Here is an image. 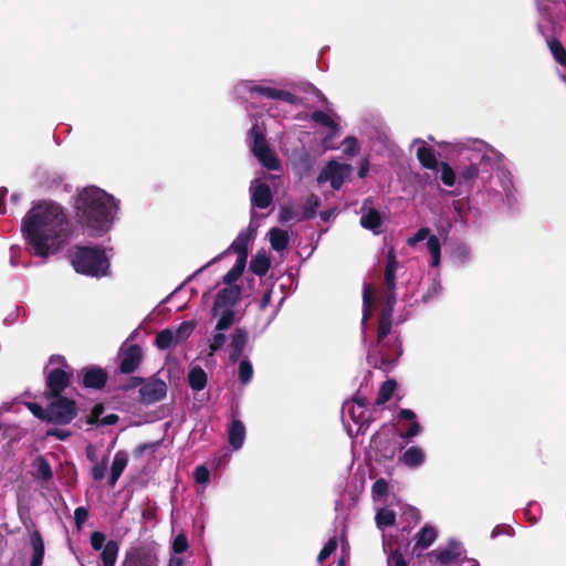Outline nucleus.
Here are the masks:
<instances>
[{
	"mask_svg": "<svg viewBox=\"0 0 566 566\" xmlns=\"http://www.w3.org/2000/svg\"><path fill=\"white\" fill-rule=\"evenodd\" d=\"M21 231L29 251L42 259L59 253L72 237L70 220L56 203L34 206L22 219Z\"/></svg>",
	"mask_w": 566,
	"mask_h": 566,
	"instance_id": "nucleus-1",
	"label": "nucleus"
},
{
	"mask_svg": "<svg viewBox=\"0 0 566 566\" xmlns=\"http://www.w3.org/2000/svg\"><path fill=\"white\" fill-rule=\"evenodd\" d=\"M115 209L113 197L97 187L83 189L74 202L76 222L93 237H101L109 231Z\"/></svg>",
	"mask_w": 566,
	"mask_h": 566,
	"instance_id": "nucleus-2",
	"label": "nucleus"
},
{
	"mask_svg": "<svg viewBox=\"0 0 566 566\" xmlns=\"http://www.w3.org/2000/svg\"><path fill=\"white\" fill-rule=\"evenodd\" d=\"M72 265L80 274L99 277L107 274L109 261L103 247L77 245Z\"/></svg>",
	"mask_w": 566,
	"mask_h": 566,
	"instance_id": "nucleus-3",
	"label": "nucleus"
},
{
	"mask_svg": "<svg viewBox=\"0 0 566 566\" xmlns=\"http://www.w3.org/2000/svg\"><path fill=\"white\" fill-rule=\"evenodd\" d=\"M249 136L251 139V151L258 158L263 167L269 170H280L281 161L271 149L266 142L264 130L259 124H253Z\"/></svg>",
	"mask_w": 566,
	"mask_h": 566,
	"instance_id": "nucleus-4",
	"label": "nucleus"
},
{
	"mask_svg": "<svg viewBox=\"0 0 566 566\" xmlns=\"http://www.w3.org/2000/svg\"><path fill=\"white\" fill-rule=\"evenodd\" d=\"M49 400V423L70 424L78 415V407L73 398L66 396L45 397Z\"/></svg>",
	"mask_w": 566,
	"mask_h": 566,
	"instance_id": "nucleus-5",
	"label": "nucleus"
},
{
	"mask_svg": "<svg viewBox=\"0 0 566 566\" xmlns=\"http://www.w3.org/2000/svg\"><path fill=\"white\" fill-rule=\"evenodd\" d=\"M397 258L394 250L387 253L386 265L384 272V289L378 293L379 303H391L396 304V270H397Z\"/></svg>",
	"mask_w": 566,
	"mask_h": 566,
	"instance_id": "nucleus-6",
	"label": "nucleus"
},
{
	"mask_svg": "<svg viewBox=\"0 0 566 566\" xmlns=\"http://www.w3.org/2000/svg\"><path fill=\"white\" fill-rule=\"evenodd\" d=\"M285 155L293 169L301 176H308L314 166V159L306 149L303 142L298 138L294 145L286 148Z\"/></svg>",
	"mask_w": 566,
	"mask_h": 566,
	"instance_id": "nucleus-7",
	"label": "nucleus"
},
{
	"mask_svg": "<svg viewBox=\"0 0 566 566\" xmlns=\"http://www.w3.org/2000/svg\"><path fill=\"white\" fill-rule=\"evenodd\" d=\"M74 371L72 368H54L46 374L44 397L64 396L63 392L71 385Z\"/></svg>",
	"mask_w": 566,
	"mask_h": 566,
	"instance_id": "nucleus-8",
	"label": "nucleus"
},
{
	"mask_svg": "<svg viewBox=\"0 0 566 566\" xmlns=\"http://www.w3.org/2000/svg\"><path fill=\"white\" fill-rule=\"evenodd\" d=\"M167 390V384L155 374L144 378L139 388V401L144 405H154L166 398Z\"/></svg>",
	"mask_w": 566,
	"mask_h": 566,
	"instance_id": "nucleus-9",
	"label": "nucleus"
},
{
	"mask_svg": "<svg viewBox=\"0 0 566 566\" xmlns=\"http://www.w3.org/2000/svg\"><path fill=\"white\" fill-rule=\"evenodd\" d=\"M352 171L353 167L349 164H339L335 160H331L317 176V182L323 184L329 181L334 190H339Z\"/></svg>",
	"mask_w": 566,
	"mask_h": 566,
	"instance_id": "nucleus-10",
	"label": "nucleus"
},
{
	"mask_svg": "<svg viewBox=\"0 0 566 566\" xmlns=\"http://www.w3.org/2000/svg\"><path fill=\"white\" fill-rule=\"evenodd\" d=\"M77 380L83 389L102 390L108 381V373L99 366H85L77 371Z\"/></svg>",
	"mask_w": 566,
	"mask_h": 566,
	"instance_id": "nucleus-11",
	"label": "nucleus"
},
{
	"mask_svg": "<svg viewBox=\"0 0 566 566\" xmlns=\"http://www.w3.org/2000/svg\"><path fill=\"white\" fill-rule=\"evenodd\" d=\"M120 566H158V557L147 546H135L125 552Z\"/></svg>",
	"mask_w": 566,
	"mask_h": 566,
	"instance_id": "nucleus-12",
	"label": "nucleus"
},
{
	"mask_svg": "<svg viewBox=\"0 0 566 566\" xmlns=\"http://www.w3.org/2000/svg\"><path fill=\"white\" fill-rule=\"evenodd\" d=\"M118 358V371L124 375H130L142 365L144 360V353L138 344H133L127 348L120 349Z\"/></svg>",
	"mask_w": 566,
	"mask_h": 566,
	"instance_id": "nucleus-13",
	"label": "nucleus"
},
{
	"mask_svg": "<svg viewBox=\"0 0 566 566\" xmlns=\"http://www.w3.org/2000/svg\"><path fill=\"white\" fill-rule=\"evenodd\" d=\"M242 287L240 285H229L221 289L214 298L212 311L216 314L219 308H232L241 298Z\"/></svg>",
	"mask_w": 566,
	"mask_h": 566,
	"instance_id": "nucleus-14",
	"label": "nucleus"
},
{
	"mask_svg": "<svg viewBox=\"0 0 566 566\" xmlns=\"http://www.w3.org/2000/svg\"><path fill=\"white\" fill-rule=\"evenodd\" d=\"M105 406L98 402L93 406L90 413L85 416L84 421L88 426L105 427L114 426L119 421V417L116 413H109L104 416Z\"/></svg>",
	"mask_w": 566,
	"mask_h": 566,
	"instance_id": "nucleus-15",
	"label": "nucleus"
},
{
	"mask_svg": "<svg viewBox=\"0 0 566 566\" xmlns=\"http://www.w3.org/2000/svg\"><path fill=\"white\" fill-rule=\"evenodd\" d=\"M250 92L256 93L270 99L283 101L292 105L301 104V98L298 96L284 90H277L268 86H253L251 87Z\"/></svg>",
	"mask_w": 566,
	"mask_h": 566,
	"instance_id": "nucleus-16",
	"label": "nucleus"
},
{
	"mask_svg": "<svg viewBox=\"0 0 566 566\" xmlns=\"http://www.w3.org/2000/svg\"><path fill=\"white\" fill-rule=\"evenodd\" d=\"M381 310L378 318L377 343L381 344L390 334L392 327V314L396 304L380 303Z\"/></svg>",
	"mask_w": 566,
	"mask_h": 566,
	"instance_id": "nucleus-17",
	"label": "nucleus"
},
{
	"mask_svg": "<svg viewBox=\"0 0 566 566\" xmlns=\"http://www.w3.org/2000/svg\"><path fill=\"white\" fill-rule=\"evenodd\" d=\"M437 536H438V533L433 526L424 525L413 536L415 545L412 547V554L419 555V553L421 551L430 547L433 544V542L437 539Z\"/></svg>",
	"mask_w": 566,
	"mask_h": 566,
	"instance_id": "nucleus-18",
	"label": "nucleus"
},
{
	"mask_svg": "<svg viewBox=\"0 0 566 566\" xmlns=\"http://www.w3.org/2000/svg\"><path fill=\"white\" fill-rule=\"evenodd\" d=\"M254 237L255 229L249 227L247 230L241 231L238 234V237L231 243L229 250H232L234 253L238 254L237 259H242L247 261L249 243L254 239Z\"/></svg>",
	"mask_w": 566,
	"mask_h": 566,
	"instance_id": "nucleus-19",
	"label": "nucleus"
},
{
	"mask_svg": "<svg viewBox=\"0 0 566 566\" xmlns=\"http://www.w3.org/2000/svg\"><path fill=\"white\" fill-rule=\"evenodd\" d=\"M273 201V193L269 185L260 182L251 187V202L259 209H266Z\"/></svg>",
	"mask_w": 566,
	"mask_h": 566,
	"instance_id": "nucleus-20",
	"label": "nucleus"
},
{
	"mask_svg": "<svg viewBox=\"0 0 566 566\" xmlns=\"http://www.w3.org/2000/svg\"><path fill=\"white\" fill-rule=\"evenodd\" d=\"M479 172L480 168L475 163L460 168L458 171V187L465 188L467 191L472 190Z\"/></svg>",
	"mask_w": 566,
	"mask_h": 566,
	"instance_id": "nucleus-21",
	"label": "nucleus"
},
{
	"mask_svg": "<svg viewBox=\"0 0 566 566\" xmlns=\"http://www.w3.org/2000/svg\"><path fill=\"white\" fill-rule=\"evenodd\" d=\"M375 287L371 284H365L363 291V318L361 325L365 328L367 321L373 316L376 304Z\"/></svg>",
	"mask_w": 566,
	"mask_h": 566,
	"instance_id": "nucleus-22",
	"label": "nucleus"
},
{
	"mask_svg": "<svg viewBox=\"0 0 566 566\" xmlns=\"http://www.w3.org/2000/svg\"><path fill=\"white\" fill-rule=\"evenodd\" d=\"M271 266V260L264 249L259 250L250 261V271L255 275L264 276Z\"/></svg>",
	"mask_w": 566,
	"mask_h": 566,
	"instance_id": "nucleus-23",
	"label": "nucleus"
},
{
	"mask_svg": "<svg viewBox=\"0 0 566 566\" xmlns=\"http://www.w3.org/2000/svg\"><path fill=\"white\" fill-rule=\"evenodd\" d=\"M245 438V427L239 419H233L228 430L229 444L238 450L242 447Z\"/></svg>",
	"mask_w": 566,
	"mask_h": 566,
	"instance_id": "nucleus-24",
	"label": "nucleus"
},
{
	"mask_svg": "<svg viewBox=\"0 0 566 566\" xmlns=\"http://www.w3.org/2000/svg\"><path fill=\"white\" fill-rule=\"evenodd\" d=\"M30 543L33 549L30 566H42L44 558V541L39 531H33L30 535Z\"/></svg>",
	"mask_w": 566,
	"mask_h": 566,
	"instance_id": "nucleus-25",
	"label": "nucleus"
},
{
	"mask_svg": "<svg viewBox=\"0 0 566 566\" xmlns=\"http://www.w3.org/2000/svg\"><path fill=\"white\" fill-rule=\"evenodd\" d=\"M424 451L418 446H412L403 452L399 460L406 467L413 469L421 465L424 462Z\"/></svg>",
	"mask_w": 566,
	"mask_h": 566,
	"instance_id": "nucleus-26",
	"label": "nucleus"
},
{
	"mask_svg": "<svg viewBox=\"0 0 566 566\" xmlns=\"http://www.w3.org/2000/svg\"><path fill=\"white\" fill-rule=\"evenodd\" d=\"M34 469L33 476L42 482H48L53 478V471L50 462L42 454L38 455L32 463Z\"/></svg>",
	"mask_w": 566,
	"mask_h": 566,
	"instance_id": "nucleus-27",
	"label": "nucleus"
},
{
	"mask_svg": "<svg viewBox=\"0 0 566 566\" xmlns=\"http://www.w3.org/2000/svg\"><path fill=\"white\" fill-rule=\"evenodd\" d=\"M381 214L374 207H369L367 212L364 213L360 218V226L367 230H371L375 234L379 233V228L381 227Z\"/></svg>",
	"mask_w": 566,
	"mask_h": 566,
	"instance_id": "nucleus-28",
	"label": "nucleus"
},
{
	"mask_svg": "<svg viewBox=\"0 0 566 566\" xmlns=\"http://www.w3.org/2000/svg\"><path fill=\"white\" fill-rule=\"evenodd\" d=\"M127 454L124 451H118L113 460L112 467H111V475L108 478V485L115 486L116 482L120 478L122 473L124 472L126 465H127Z\"/></svg>",
	"mask_w": 566,
	"mask_h": 566,
	"instance_id": "nucleus-29",
	"label": "nucleus"
},
{
	"mask_svg": "<svg viewBox=\"0 0 566 566\" xmlns=\"http://www.w3.org/2000/svg\"><path fill=\"white\" fill-rule=\"evenodd\" d=\"M417 158L421 166L426 169L437 170L440 165L437 159L436 153L431 147H419L417 149Z\"/></svg>",
	"mask_w": 566,
	"mask_h": 566,
	"instance_id": "nucleus-30",
	"label": "nucleus"
},
{
	"mask_svg": "<svg viewBox=\"0 0 566 566\" xmlns=\"http://www.w3.org/2000/svg\"><path fill=\"white\" fill-rule=\"evenodd\" d=\"M101 551L103 566H115L119 553L118 542L109 539Z\"/></svg>",
	"mask_w": 566,
	"mask_h": 566,
	"instance_id": "nucleus-31",
	"label": "nucleus"
},
{
	"mask_svg": "<svg viewBox=\"0 0 566 566\" xmlns=\"http://www.w3.org/2000/svg\"><path fill=\"white\" fill-rule=\"evenodd\" d=\"M271 248L275 251H283L287 248L290 238L286 230L273 228L269 231Z\"/></svg>",
	"mask_w": 566,
	"mask_h": 566,
	"instance_id": "nucleus-32",
	"label": "nucleus"
},
{
	"mask_svg": "<svg viewBox=\"0 0 566 566\" xmlns=\"http://www.w3.org/2000/svg\"><path fill=\"white\" fill-rule=\"evenodd\" d=\"M207 374L200 366L192 367L188 373V384L195 391H200L207 386Z\"/></svg>",
	"mask_w": 566,
	"mask_h": 566,
	"instance_id": "nucleus-33",
	"label": "nucleus"
},
{
	"mask_svg": "<svg viewBox=\"0 0 566 566\" xmlns=\"http://www.w3.org/2000/svg\"><path fill=\"white\" fill-rule=\"evenodd\" d=\"M396 388L397 381L395 379H387L385 382H382L377 394L376 405L382 406L388 400H390Z\"/></svg>",
	"mask_w": 566,
	"mask_h": 566,
	"instance_id": "nucleus-34",
	"label": "nucleus"
},
{
	"mask_svg": "<svg viewBox=\"0 0 566 566\" xmlns=\"http://www.w3.org/2000/svg\"><path fill=\"white\" fill-rule=\"evenodd\" d=\"M155 345L158 349L165 350L177 345V342L174 337V331L171 328H165L160 331L155 339Z\"/></svg>",
	"mask_w": 566,
	"mask_h": 566,
	"instance_id": "nucleus-35",
	"label": "nucleus"
},
{
	"mask_svg": "<svg viewBox=\"0 0 566 566\" xmlns=\"http://www.w3.org/2000/svg\"><path fill=\"white\" fill-rule=\"evenodd\" d=\"M547 45L554 60L562 66L566 67V50L562 42L556 38H551L547 39Z\"/></svg>",
	"mask_w": 566,
	"mask_h": 566,
	"instance_id": "nucleus-36",
	"label": "nucleus"
},
{
	"mask_svg": "<svg viewBox=\"0 0 566 566\" xmlns=\"http://www.w3.org/2000/svg\"><path fill=\"white\" fill-rule=\"evenodd\" d=\"M247 265V261L242 259H237L234 265L224 274L223 283L227 285H232L243 273Z\"/></svg>",
	"mask_w": 566,
	"mask_h": 566,
	"instance_id": "nucleus-37",
	"label": "nucleus"
},
{
	"mask_svg": "<svg viewBox=\"0 0 566 566\" xmlns=\"http://www.w3.org/2000/svg\"><path fill=\"white\" fill-rule=\"evenodd\" d=\"M438 168H440V179L443 185L447 187H453L458 181V174L454 169L446 161H442Z\"/></svg>",
	"mask_w": 566,
	"mask_h": 566,
	"instance_id": "nucleus-38",
	"label": "nucleus"
},
{
	"mask_svg": "<svg viewBox=\"0 0 566 566\" xmlns=\"http://www.w3.org/2000/svg\"><path fill=\"white\" fill-rule=\"evenodd\" d=\"M248 338H249V335H248L247 329L243 327H237L234 329V333L231 335L230 347L241 350V352H244V348L248 344Z\"/></svg>",
	"mask_w": 566,
	"mask_h": 566,
	"instance_id": "nucleus-39",
	"label": "nucleus"
},
{
	"mask_svg": "<svg viewBox=\"0 0 566 566\" xmlns=\"http://www.w3.org/2000/svg\"><path fill=\"white\" fill-rule=\"evenodd\" d=\"M396 523V514L388 509H381L376 514V524L379 528L392 526Z\"/></svg>",
	"mask_w": 566,
	"mask_h": 566,
	"instance_id": "nucleus-40",
	"label": "nucleus"
},
{
	"mask_svg": "<svg viewBox=\"0 0 566 566\" xmlns=\"http://www.w3.org/2000/svg\"><path fill=\"white\" fill-rule=\"evenodd\" d=\"M195 327H196V324L191 321L182 322L178 326V328L176 331H174V337H175L177 344L182 343L186 339H188L190 337V335L192 334Z\"/></svg>",
	"mask_w": 566,
	"mask_h": 566,
	"instance_id": "nucleus-41",
	"label": "nucleus"
},
{
	"mask_svg": "<svg viewBox=\"0 0 566 566\" xmlns=\"http://www.w3.org/2000/svg\"><path fill=\"white\" fill-rule=\"evenodd\" d=\"M235 321V312L232 308H226L216 324V331L223 332L229 329Z\"/></svg>",
	"mask_w": 566,
	"mask_h": 566,
	"instance_id": "nucleus-42",
	"label": "nucleus"
},
{
	"mask_svg": "<svg viewBox=\"0 0 566 566\" xmlns=\"http://www.w3.org/2000/svg\"><path fill=\"white\" fill-rule=\"evenodd\" d=\"M319 206V199L316 195H311L303 207L301 219L308 220L315 217L316 210Z\"/></svg>",
	"mask_w": 566,
	"mask_h": 566,
	"instance_id": "nucleus-43",
	"label": "nucleus"
},
{
	"mask_svg": "<svg viewBox=\"0 0 566 566\" xmlns=\"http://www.w3.org/2000/svg\"><path fill=\"white\" fill-rule=\"evenodd\" d=\"M427 249L432 256V264L438 265L440 262L441 245L437 235H429L427 240Z\"/></svg>",
	"mask_w": 566,
	"mask_h": 566,
	"instance_id": "nucleus-44",
	"label": "nucleus"
},
{
	"mask_svg": "<svg viewBox=\"0 0 566 566\" xmlns=\"http://www.w3.org/2000/svg\"><path fill=\"white\" fill-rule=\"evenodd\" d=\"M238 377L242 385H247L253 377V367L250 360L243 359L239 364Z\"/></svg>",
	"mask_w": 566,
	"mask_h": 566,
	"instance_id": "nucleus-45",
	"label": "nucleus"
},
{
	"mask_svg": "<svg viewBox=\"0 0 566 566\" xmlns=\"http://www.w3.org/2000/svg\"><path fill=\"white\" fill-rule=\"evenodd\" d=\"M431 554L434 555L437 560L443 565L454 562L460 556L459 552L451 548H444L439 552L433 551Z\"/></svg>",
	"mask_w": 566,
	"mask_h": 566,
	"instance_id": "nucleus-46",
	"label": "nucleus"
},
{
	"mask_svg": "<svg viewBox=\"0 0 566 566\" xmlns=\"http://www.w3.org/2000/svg\"><path fill=\"white\" fill-rule=\"evenodd\" d=\"M28 410L38 419L49 423V407L45 408L36 402H25Z\"/></svg>",
	"mask_w": 566,
	"mask_h": 566,
	"instance_id": "nucleus-47",
	"label": "nucleus"
},
{
	"mask_svg": "<svg viewBox=\"0 0 566 566\" xmlns=\"http://www.w3.org/2000/svg\"><path fill=\"white\" fill-rule=\"evenodd\" d=\"M338 542L336 536L331 537L327 543L324 545V547L321 549L317 562L323 563L326 560L337 548Z\"/></svg>",
	"mask_w": 566,
	"mask_h": 566,
	"instance_id": "nucleus-48",
	"label": "nucleus"
},
{
	"mask_svg": "<svg viewBox=\"0 0 566 566\" xmlns=\"http://www.w3.org/2000/svg\"><path fill=\"white\" fill-rule=\"evenodd\" d=\"M311 119L319 125L326 126V127H334L335 120L325 112L323 111H315L311 114Z\"/></svg>",
	"mask_w": 566,
	"mask_h": 566,
	"instance_id": "nucleus-49",
	"label": "nucleus"
},
{
	"mask_svg": "<svg viewBox=\"0 0 566 566\" xmlns=\"http://www.w3.org/2000/svg\"><path fill=\"white\" fill-rule=\"evenodd\" d=\"M108 464V458L104 457L102 461L96 462L95 465L92 468L91 475L94 481H102L105 476V472Z\"/></svg>",
	"mask_w": 566,
	"mask_h": 566,
	"instance_id": "nucleus-50",
	"label": "nucleus"
},
{
	"mask_svg": "<svg viewBox=\"0 0 566 566\" xmlns=\"http://www.w3.org/2000/svg\"><path fill=\"white\" fill-rule=\"evenodd\" d=\"M343 153L348 156H354L358 153V140L354 136H347L343 140Z\"/></svg>",
	"mask_w": 566,
	"mask_h": 566,
	"instance_id": "nucleus-51",
	"label": "nucleus"
},
{
	"mask_svg": "<svg viewBox=\"0 0 566 566\" xmlns=\"http://www.w3.org/2000/svg\"><path fill=\"white\" fill-rule=\"evenodd\" d=\"M90 542L94 551H101L106 544V536L99 531H94L91 533Z\"/></svg>",
	"mask_w": 566,
	"mask_h": 566,
	"instance_id": "nucleus-52",
	"label": "nucleus"
},
{
	"mask_svg": "<svg viewBox=\"0 0 566 566\" xmlns=\"http://www.w3.org/2000/svg\"><path fill=\"white\" fill-rule=\"evenodd\" d=\"M189 547V544H188V539L186 537V535L184 534H178L175 538H174V542H172V551L176 553V554H182L185 553Z\"/></svg>",
	"mask_w": 566,
	"mask_h": 566,
	"instance_id": "nucleus-53",
	"label": "nucleus"
},
{
	"mask_svg": "<svg viewBox=\"0 0 566 566\" xmlns=\"http://www.w3.org/2000/svg\"><path fill=\"white\" fill-rule=\"evenodd\" d=\"M144 382V377L139 376H130L125 382L119 385V390L122 391H130L137 387L140 388V385Z\"/></svg>",
	"mask_w": 566,
	"mask_h": 566,
	"instance_id": "nucleus-54",
	"label": "nucleus"
},
{
	"mask_svg": "<svg viewBox=\"0 0 566 566\" xmlns=\"http://www.w3.org/2000/svg\"><path fill=\"white\" fill-rule=\"evenodd\" d=\"M193 478L198 484H206L210 480V472L205 465H198L195 469Z\"/></svg>",
	"mask_w": 566,
	"mask_h": 566,
	"instance_id": "nucleus-55",
	"label": "nucleus"
},
{
	"mask_svg": "<svg viewBox=\"0 0 566 566\" xmlns=\"http://www.w3.org/2000/svg\"><path fill=\"white\" fill-rule=\"evenodd\" d=\"M371 492L374 495L379 496V497L387 495V493H388L387 481L382 478L377 479L373 484Z\"/></svg>",
	"mask_w": 566,
	"mask_h": 566,
	"instance_id": "nucleus-56",
	"label": "nucleus"
},
{
	"mask_svg": "<svg viewBox=\"0 0 566 566\" xmlns=\"http://www.w3.org/2000/svg\"><path fill=\"white\" fill-rule=\"evenodd\" d=\"M227 340L226 335L222 332L217 331V333L213 335L212 340L209 344V348L211 353L218 352L222 348Z\"/></svg>",
	"mask_w": 566,
	"mask_h": 566,
	"instance_id": "nucleus-57",
	"label": "nucleus"
},
{
	"mask_svg": "<svg viewBox=\"0 0 566 566\" xmlns=\"http://www.w3.org/2000/svg\"><path fill=\"white\" fill-rule=\"evenodd\" d=\"M88 518V510L84 506H78L74 511V521L77 528H81L82 525Z\"/></svg>",
	"mask_w": 566,
	"mask_h": 566,
	"instance_id": "nucleus-58",
	"label": "nucleus"
},
{
	"mask_svg": "<svg viewBox=\"0 0 566 566\" xmlns=\"http://www.w3.org/2000/svg\"><path fill=\"white\" fill-rule=\"evenodd\" d=\"M420 432H421V426H420V423L418 421L415 420V421L411 422V424L409 426L408 430L405 431V432H400L399 436L402 439L410 440L413 437L418 436Z\"/></svg>",
	"mask_w": 566,
	"mask_h": 566,
	"instance_id": "nucleus-59",
	"label": "nucleus"
},
{
	"mask_svg": "<svg viewBox=\"0 0 566 566\" xmlns=\"http://www.w3.org/2000/svg\"><path fill=\"white\" fill-rule=\"evenodd\" d=\"M72 436V432L66 429L52 428L46 431V437H54L57 440L65 441Z\"/></svg>",
	"mask_w": 566,
	"mask_h": 566,
	"instance_id": "nucleus-60",
	"label": "nucleus"
},
{
	"mask_svg": "<svg viewBox=\"0 0 566 566\" xmlns=\"http://www.w3.org/2000/svg\"><path fill=\"white\" fill-rule=\"evenodd\" d=\"M388 565L389 566H408L403 555L399 551L391 553V555L388 558Z\"/></svg>",
	"mask_w": 566,
	"mask_h": 566,
	"instance_id": "nucleus-61",
	"label": "nucleus"
},
{
	"mask_svg": "<svg viewBox=\"0 0 566 566\" xmlns=\"http://www.w3.org/2000/svg\"><path fill=\"white\" fill-rule=\"evenodd\" d=\"M348 413H349V417L352 418V420L356 423H360L361 426L364 423H367L369 422L370 420L367 419L365 417V411L364 410H359L358 412L355 410L354 407H352L350 409H348Z\"/></svg>",
	"mask_w": 566,
	"mask_h": 566,
	"instance_id": "nucleus-62",
	"label": "nucleus"
},
{
	"mask_svg": "<svg viewBox=\"0 0 566 566\" xmlns=\"http://www.w3.org/2000/svg\"><path fill=\"white\" fill-rule=\"evenodd\" d=\"M430 230L428 228H420L412 238L409 239L408 243L410 245L416 244L417 242H420L424 240L426 238H429Z\"/></svg>",
	"mask_w": 566,
	"mask_h": 566,
	"instance_id": "nucleus-63",
	"label": "nucleus"
},
{
	"mask_svg": "<svg viewBox=\"0 0 566 566\" xmlns=\"http://www.w3.org/2000/svg\"><path fill=\"white\" fill-rule=\"evenodd\" d=\"M157 446H158V442L157 443H142L135 448L134 457L142 458L147 450L155 449Z\"/></svg>",
	"mask_w": 566,
	"mask_h": 566,
	"instance_id": "nucleus-64",
	"label": "nucleus"
}]
</instances>
